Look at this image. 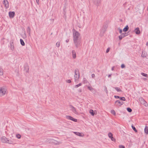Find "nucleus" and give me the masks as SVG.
<instances>
[{"mask_svg":"<svg viewBox=\"0 0 148 148\" xmlns=\"http://www.w3.org/2000/svg\"><path fill=\"white\" fill-rule=\"evenodd\" d=\"M93 1L95 5L97 6H98L101 3V0H93Z\"/></svg>","mask_w":148,"mask_h":148,"instance_id":"9b49d317","label":"nucleus"},{"mask_svg":"<svg viewBox=\"0 0 148 148\" xmlns=\"http://www.w3.org/2000/svg\"><path fill=\"white\" fill-rule=\"evenodd\" d=\"M27 33H28L29 35H30L31 29L29 27H28L27 29Z\"/></svg>","mask_w":148,"mask_h":148,"instance_id":"412c9836","label":"nucleus"},{"mask_svg":"<svg viewBox=\"0 0 148 148\" xmlns=\"http://www.w3.org/2000/svg\"><path fill=\"white\" fill-rule=\"evenodd\" d=\"M1 140L2 143H7L8 144H12L13 143V141L9 139L5 136H3L1 138Z\"/></svg>","mask_w":148,"mask_h":148,"instance_id":"7ed1b4c3","label":"nucleus"},{"mask_svg":"<svg viewBox=\"0 0 148 148\" xmlns=\"http://www.w3.org/2000/svg\"><path fill=\"white\" fill-rule=\"evenodd\" d=\"M66 118L68 119L71 120L75 122H77V119H74L71 116H66Z\"/></svg>","mask_w":148,"mask_h":148,"instance_id":"6e6552de","label":"nucleus"},{"mask_svg":"<svg viewBox=\"0 0 148 148\" xmlns=\"http://www.w3.org/2000/svg\"><path fill=\"white\" fill-rule=\"evenodd\" d=\"M89 113L92 116H94L95 114H96V113H95V112H94L93 110H90Z\"/></svg>","mask_w":148,"mask_h":148,"instance_id":"f3484780","label":"nucleus"},{"mask_svg":"<svg viewBox=\"0 0 148 148\" xmlns=\"http://www.w3.org/2000/svg\"><path fill=\"white\" fill-rule=\"evenodd\" d=\"M66 82L67 83H70L71 82V80L68 79V80H66Z\"/></svg>","mask_w":148,"mask_h":148,"instance_id":"ea45409f","label":"nucleus"},{"mask_svg":"<svg viewBox=\"0 0 148 148\" xmlns=\"http://www.w3.org/2000/svg\"><path fill=\"white\" fill-rule=\"evenodd\" d=\"M78 92H82V90L81 89H79L78 90Z\"/></svg>","mask_w":148,"mask_h":148,"instance_id":"de8ad7c7","label":"nucleus"},{"mask_svg":"<svg viewBox=\"0 0 148 148\" xmlns=\"http://www.w3.org/2000/svg\"><path fill=\"white\" fill-rule=\"evenodd\" d=\"M3 3L6 9H7L9 8L8 2L7 0H4L3 1Z\"/></svg>","mask_w":148,"mask_h":148,"instance_id":"9d476101","label":"nucleus"},{"mask_svg":"<svg viewBox=\"0 0 148 148\" xmlns=\"http://www.w3.org/2000/svg\"><path fill=\"white\" fill-rule=\"evenodd\" d=\"M88 88L90 90H93V88L91 86H88Z\"/></svg>","mask_w":148,"mask_h":148,"instance_id":"c9c22d12","label":"nucleus"},{"mask_svg":"<svg viewBox=\"0 0 148 148\" xmlns=\"http://www.w3.org/2000/svg\"><path fill=\"white\" fill-rule=\"evenodd\" d=\"M49 143H52L55 145H59L61 143V142L53 139H49Z\"/></svg>","mask_w":148,"mask_h":148,"instance_id":"39448f33","label":"nucleus"},{"mask_svg":"<svg viewBox=\"0 0 148 148\" xmlns=\"http://www.w3.org/2000/svg\"><path fill=\"white\" fill-rule=\"evenodd\" d=\"M146 45H148V42H147L146 43Z\"/></svg>","mask_w":148,"mask_h":148,"instance_id":"603ef678","label":"nucleus"},{"mask_svg":"<svg viewBox=\"0 0 148 148\" xmlns=\"http://www.w3.org/2000/svg\"><path fill=\"white\" fill-rule=\"evenodd\" d=\"M144 79H145V80L146 79L145 78H144Z\"/></svg>","mask_w":148,"mask_h":148,"instance_id":"864d4df0","label":"nucleus"},{"mask_svg":"<svg viewBox=\"0 0 148 148\" xmlns=\"http://www.w3.org/2000/svg\"><path fill=\"white\" fill-rule=\"evenodd\" d=\"M132 127L134 131L136 132H137V130H136L135 127L134 126L132 125Z\"/></svg>","mask_w":148,"mask_h":148,"instance_id":"f704fd0d","label":"nucleus"},{"mask_svg":"<svg viewBox=\"0 0 148 148\" xmlns=\"http://www.w3.org/2000/svg\"><path fill=\"white\" fill-rule=\"evenodd\" d=\"M3 74V69L0 68V75H2Z\"/></svg>","mask_w":148,"mask_h":148,"instance_id":"393cba45","label":"nucleus"},{"mask_svg":"<svg viewBox=\"0 0 148 148\" xmlns=\"http://www.w3.org/2000/svg\"><path fill=\"white\" fill-rule=\"evenodd\" d=\"M121 67L122 68H124L125 67V66L124 64H121Z\"/></svg>","mask_w":148,"mask_h":148,"instance_id":"4c0bfd02","label":"nucleus"},{"mask_svg":"<svg viewBox=\"0 0 148 148\" xmlns=\"http://www.w3.org/2000/svg\"><path fill=\"white\" fill-rule=\"evenodd\" d=\"M66 42H69V40L68 39H67L66 40Z\"/></svg>","mask_w":148,"mask_h":148,"instance_id":"8fccbe9b","label":"nucleus"},{"mask_svg":"<svg viewBox=\"0 0 148 148\" xmlns=\"http://www.w3.org/2000/svg\"><path fill=\"white\" fill-rule=\"evenodd\" d=\"M105 91L107 94L108 93V90L107 89V88L106 87H105Z\"/></svg>","mask_w":148,"mask_h":148,"instance_id":"58836bf2","label":"nucleus"},{"mask_svg":"<svg viewBox=\"0 0 148 148\" xmlns=\"http://www.w3.org/2000/svg\"><path fill=\"white\" fill-rule=\"evenodd\" d=\"M60 42H57L56 43V46L57 47H59L60 46Z\"/></svg>","mask_w":148,"mask_h":148,"instance_id":"2f4dec72","label":"nucleus"},{"mask_svg":"<svg viewBox=\"0 0 148 148\" xmlns=\"http://www.w3.org/2000/svg\"><path fill=\"white\" fill-rule=\"evenodd\" d=\"M147 55V53L145 51H143L141 55L142 57H145Z\"/></svg>","mask_w":148,"mask_h":148,"instance_id":"aec40b11","label":"nucleus"},{"mask_svg":"<svg viewBox=\"0 0 148 148\" xmlns=\"http://www.w3.org/2000/svg\"><path fill=\"white\" fill-rule=\"evenodd\" d=\"M111 75H112V74H111L109 75H108V77H111Z\"/></svg>","mask_w":148,"mask_h":148,"instance_id":"09e8293b","label":"nucleus"},{"mask_svg":"<svg viewBox=\"0 0 148 148\" xmlns=\"http://www.w3.org/2000/svg\"><path fill=\"white\" fill-rule=\"evenodd\" d=\"M36 2L38 5H39V0H36Z\"/></svg>","mask_w":148,"mask_h":148,"instance_id":"a18cd8bd","label":"nucleus"},{"mask_svg":"<svg viewBox=\"0 0 148 148\" xmlns=\"http://www.w3.org/2000/svg\"><path fill=\"white\" fill-rule=\"evenodd\" d=\"M91 76L92 78H95V75L94 74H92L91 75Z\"/></svg>","mask_w":148,"mask_h":148,"instance_id":"37998d69","label":"nucleus"},{"mask_svg":"<svg viewBox=\"0 0 148 148\" xmlns=\"http://www.w3.org/2000/svg\"><path fill=\"white\" fill-rule=\"evenodd\" d=\"M16 137L18 139H20L21 138V136L19 134L16 135Z\"/></svg>","mask_w":148,"mask_h":148,"instance_id":"bb28decb","label":"nucleus"},{"mask_svg":"<svg viewBox=\"0 0 148 148\" xmlns=\"http://www.w3.org/2000/svg\"><path fill=\"white\" fill-rule=\"evenodd\" d=\"M73 43L76 48H78L81 45V39L80 34L74 29H73Z\"/></svg>","mask_w":148,"mask_h":148,"instance_id":"f257e3e1","label":"nucleus"},{"mask_svg":"<svg viewBox=\"0 0 148 148\" xmlns=\"http://www.w3.org/2000/svg\"><path fill=\"white\" fill-rule=\"evenodd\" d=\"M74 79L75 82L78 80L79 78L80 74L78 69H77L75 70Z\"/></svg>","mask_w":148,"mask_h":148,"instance_id":"20e7f679","label":"nucleus"},{"mask_svg":"<svg viewBox=\"0 0 148 148\" xmlns=\"http://www.w3.org/2000/svg\"><path fill=\"white\" fill-rule=\"evenodd\" d=\"M8 91L6 86H0V96H3L7 94Z\"/></svg>","mask_w":148,"mask_h":148,"instance_id":"f03ea898","label":"nucleus"},{"mask_svg":"<svg viewBox=\"0 0 148 148\" xmlns=\"http://www.w3.org/2000/svg\"><path fill=\"white\" fill-rule=\"evenodd\" d=\"M72 57L73 59H75L76 57V53L74 50L72 51Z\"/></svg>","mask_w":148,"mask_h":148,"instance_id":"2eb2a0df","label":"nucleus"},{"mask_svg":"<svg viewBox=\"0 0 148 148\" xmlns=\"http://www.w3.org/2000/svg\"><path fill=\"white\" fill-rule=\"evenodd\" d=\"M108 137L110 138L111 140L114 142L116 141V139L113 137V134L111 132H109L108 134Z\"/></svg>","mask_w":148,"mask_h":148,"instance_id":"1a4fd4ad","label":"nucleus"},{"mask_svg":"<svg viewBox=\"0 0 148 148\" xmlns=\"http://www.w3.org/2000/svg\"><path fill=\"white\" fill-rule=\"evenodd\" d=\"M114 67H112V68L111 69H112V71H113V70H114Z\"/></svg>","mask_w":148,"mask_h":148,"instance_id":"3c124183","label":"nucleus"},{"mask_svg":"<svg viewBox=\"0 0 148 148\" xmlns=\"http://www.w3.org/2000/svg\"><path fill=\"white\" fill-rule=\"evenodd\" d=\"M145 132L146 134H148V127L147 126H146L145 127Z\"/></svg>","mask_w":148,"mask_h":148,"instance_id":"5701e85b","label":"nucleus"},{"mask_svg":"<svg viewBox=\"0 0 148 148\" xmlns=\"http://www.w3.org/2000/svg\"><path fill=\"white\" fill-rule=\"evenodd\" d=\"M141 75H142L143 76H144L145 77H147V75L145 73H141Z\"/></svg>","mask_w":148,"mask_h":148,"instance_id":"473e14b6","label":"nucleus"},{"mask_svg":"<svg viewBox=\"0 0 148 148\" xmlns=\"http://www.w3.org/2000/svg\"><path fill=\"white\" fill-rule=\"evenodd\" d=\"M119 148H125V147L124 146L122 145H121L119 146Z\"/></svg>","mask_w":148,"mask_h":148,"instance_id":"79ce46f5","label":"nucleus"},{"mask_svg":"<svg viewBox=\"0 0 148 148\" xmlns=\"http://www.w3.org/2000/svg\"><path fill=\"white\" fill-rule=\"evenodd\" d=\"M73 132L74 134L77 135L78 136H83L80 133L78 132Z\"/></svg>","mask_w":148,"mask_h":148,"instance_id":"6ab92c4d","label":"nucleus"},{"mask_svg":"<svg viewBox=\"0 0 148 148\" xmlns=\"http://www.w3.org/2000/svg\"><path fill=\"white\" fill-rule=\"evenodd\" d=\"M111 113L113 114V115H115L116 114V112H115V111L113 110H111Z\"/></svg>","mask_w":148,"mask_h":148,"instance_id":"c85d7f7f","label":"nucleus"},{"mask_svg":"<svg viewBox=\"0 0 148 148\" xmlns=\"http://www.w3.org/2000/svg\"><path fill=\"white\" fill-rule=\"evenodd\" d=\"M139 100L141 104L146 107L148 106V103L142 97L140 98H139Z\"/></svg>","mask_w":148,"mask_h":148,"instance_id":"423d86ee","label":"nucleus"},{"mask_svg":"<svg viewBox=\"0 0 148 148\" xmlns=\"http://www.w3.org/2000/svg\"><path fill=\"white\" fill-rule=\"evenodd\" d=\"M134 31L136 34H140V32L139 27L136 28L135 29Z\"/></svg>","mask_w":148,"mask_h":148,"instance_id":"dca6fc26","label":"nucleus"},{"mask_svg":"<svg viewBox=\"0 0 148 148\" xmlns=\"http://www.w3.org/2000/svg\"><path fill=\"white\" fill-rule=\"evenodd\" d=\"M120 99L121 100L124 101H125V98L124 97H120Z\"/></svg>","mask_w":148,"mask_h":148,"instance_id":"7c9ffc66","label":"nucleus"},{"mask_svg":"<svg viewBox=\"0 0 148 148\" xmlns=\"http://www.w3.org/2000/svg\"><path fill=\"white\" fill-rule=\"evenodd\" d=\"M10 45L11 50L12 51H14V47L12 42L10 43Z\"/></svg>","mask_w":148,"mask_h":148,"instance_id":"a211bd4d","label":"nucleus"},{"mask_svg":"<svg viewBox=\"0 0 148 148\" xmlns=\"http://www.w3.org/2000/svg\"><path fill=\"white\" fill-rule=\"evenodd\" d=\"M15 13L14 12H9V15L10 18H13L14 16Z\"/></svg>","mask_w":148,"mask_h":148,"instance_id":"ddd939ff","label":"nucleus"},{"mask_svg":"<svg viewBox=\"0 0 148 148\" xmlns=\"http://www.w3.org/2000/svg\"><path fill=\"white\" fill-rule=\"evenodd\" d=\"M129 27L127 25L123 29V32H125L128 30Z\"/></svg>","mask_w":148,"mask_h":148,"instance_id":"4be33fe9","label":"nucleus"},{"mask_svg":"<svg viewBox=\"0 0 148 148\" xmlns=\"http://www.w3.org/2000/svg\"><path fill=\"white\" fill-rule=\"evenodd\" d=\"M20 42H21V44L22 46H24L25 45V43L24 42L23 40L22 39H21L20 40Z\"/></svg>","mask_w":148,"mask_h":148,"instance_id":"b1692460","label":"nucleus"},{"mask_svg":"<svg viewBox=\"0 0 148 148\" xmlns=\"http://www.w3.org/2000/svg\"><path fill=\"white\" fill-rule=\"evenodd\" d=\"M110 48H108L106 50V53H108L109 51H110Z\"/></svg>","mask_w":148,"mask_h":148,"instance_id":"a19ab883","label":"nucleus"},{"mask_svg":"<svg viewBox=\"0 0 148 148\" xmlns=\"http://www.w3.org/2000/svg\"><path fill=\"white\" fill-rule=\"evenodd\" d=\"M82 85V84L81 83H79L78 84L76 85L75 86V88H77L78 87H79L81 86Z\"/></svg>","mask_w":148,"mask_h":148,"instance_id":"c756f323","label":"nucleus"},{"mask_svg":"<svg viewBox=\"0 0 148 148\" xmlns=\"http://www.w3.org/2000/svg\"><path fill=\"white\" fill-rule=\"evenodd\" d=\"M123 103H124L123 102H121L119 100L116 101L115 102V104H116L117 106H121L122 105Z\"/></svg>","mask_w":148,"mask_h":148,"instance_id":"f8f14e48","label":"nucleus"},{"mask_svg":"<svg viewBox=\"0 0 148 148\" xmlns=\"http://www.w3.org/2000/svg\"><path fill=\"white\" fill-rule=\"evenodd\" d=\"M70 108H71V110L75 114H78L79 113L77 111L76 109L72 105L70 106Z\"/></svg>","mask_w":148,"mask_h":148,"instance_id":"0eeeda50","label":"nucleus"},{"mask_svg":"<svg viewBox=\"0 0 148 148\" xmlns=\"http://www.w3.org/2000/svg\"><path fill=\"white\" fill-rule=\"evenodd\" d=\"M127 110L129 112H131L132 111V110L131 108H127Z\"/></svg>","mask_w":148,"mask_h":148,"instance_id":"72a5a7b5","label":"nucleus"},{"mask_svg":"<svg viewBox=\"0 0 148 148\" xmlns=\"http://www.w3.org/2000/svg\"><path fill=\"white\" fill-rule=\"evenodd\" d=\"M114 88L118 92H122L121 90L118 87H115Z\"/></svg>","mask_w":148,"mask_h":148,"instance_id":"a878e982","label":"nucleus"},{"mask_svg":"<svg viewBox=\"0 0 148 148\" xmlns=\"http://www.w3.org/2000/svg\"><path fill=\"white\" fill-rule=\"evenodd\" d=\"M126 33H123L121 34L119 36V37L120 40H121L123 38L126 36L127 35H126Z\"/></svg>","mask_w":148,"mask_h":148,"instance_id":"4468645a","label":"nucleus"},{"mask_svg":"<svg viewBox=\"0 0 148 148\" xmlns=\"http://www.w3.org/2000/svg\"><path fill=\"white\" fill-rule=\"evenodd\" d=\"M118 29L119 30V33L120 34H121L122 32V29H120L119 28Z\"/></svg>","mask_w":148,"mask_h":148,"instance_id":"e433bc0d","label":"nucleus"},{"mask_svg":"<svg viewBox=\"0 0 148 148\" xmlns=\"http://www.w3.org/2000/svg\"><path fill=\"white\" fill-rule=\"evenodd\" d=\"M84 83H86L88 82V81L85 78H84L83 80Z\"/></svg>","mask_w":148,"mask_h":148,"instance_id":"cd10ccee","label":"nucleus"},{"mask_svg":"<svg viewBox=\"0 0 148 148\" xmlns=\"http://www.w3.org/2000/svg\"><path fill=\"white\" fill-rule=\"evenodd\" d=\"M103 28H102V30H103V32H105V31H106V28H104V29H103Z\"/></svg>","mask_w":148,"mask_h":148,"instance_id":"49530a36","label":"nucleus"},{"mask_svg":"<svg viewBox=\"0 0 148 148\" xmlns=\"http://www.w3.org/2000/svg\"><path fill=\"white\" fill-rule=\"evenodd\" d=\"M114 97L115 98H119V99H120V97L119 96H114Z\"/></svg>","mask_w":148,"mask_h":148,"instance_id":"c03bdc74","label":"nucleus"}]
</instances>
